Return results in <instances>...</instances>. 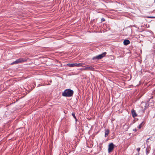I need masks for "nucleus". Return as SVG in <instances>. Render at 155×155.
Wrapping results in <instances>:
<instances>
[{
	"label": "nucleus",
	"instance_id": "f257e3e1",
	"mask_svg": "<svg viewBox=\"0 0 155 155\" xmlns=\"http://www.w3.org/2000/svg\"><path fill=\"white\" fill-rule=\"evenodd\" d=\"M74 91L70 89H67L65 90L62 93V95L64 97H70L73 96Z\"/></svg>",
	"mask_w": 155,
	"mask_h": 155
},
{
	"label": "nucleus",
	"instance_id": "f03ea898",
	"mask_svg": "<svg viewBox=\"0 0 155 155\" xmlns=\"http://www.w3.org/2000/svg\"><path fill=\"white\" fill-rule=\"evenodd\" d=\"M94 65L89 66L87 65L84 67V68L82 69V70L84 71H94Z\"/></svg>",
	"mask_w": 155,
	"mask_h": 155
},
{
	"label": "nucleus",
	"instance_id": "7ed1b4c3",
	"mask_svg": "<svg viewBox=\"0 0 155 155\" xmlns=\"http://www.w3.org/2000/svg\"><path fill=\"white\" fill-rule=\"evenodd\" d=\"M106 54L107 53L106 52H104L101 54H99L98 55L93 57L92 59V60L101 59L103 57H105Z\"/></svg>",
	"mask_w": 155,
	"mask_h": 155
},
{
	"label": "nucleus",
	"instance_id": "20e7f679",
	"mask_svg": "<svg viewBox=\"0 0 155 155\" xmlns=\"http://www.w3.org/2000/svg\"><path fill=\"white\" fill-rule=\"evenodd\" d=\"M25 61L26 60H24L22 58H20L12 63L11 64H15L21 63Z\"/></svg>",
	"mask_w": 155,
	"mask_h": 155
},
{
	"label": "nucleus",
	"instance_id": "39448f33",
	"mask_svg": "<svg viewBox=\"0 0 155 155\" xmlns=\"http://www.w3.org/2000/svg\"><path fill=\"white\" fill-rule=\"evenodd\" d=\"M114 148V144L113 143H110L108 145V151L110 152Z\"/></svg>",
	"mask_w": 155,
	"mask_h": 155
},
{
	"label": "nucleus",
	"instance_id": "423d86ee",
	"mask_svg": "<svg viewBox=\"0 0 155 155\" xmlns=\"http://www.w3.org/2000/svg\"><path fill=\"white\" fill-rule=\"evenodd\" d=\"M131 113L132 116L134 117H135L137 116V114H136L135 110L134 109L131 110Z\"/></svg>",
	"mask_w": 155,
	"mask_h": 155
},
{
	"label": "nucleus",
	"instance_id": "0eeeda50",
	"mask_svg": "<svg viewBox=\"0 0 155 155\" xmlns=\"http://www.w3.org/2000/svg\"><path fill=\"white\" fill-rule=\"evenodd\" d=\"M123 43L124 45H127L130 44V41L128 40L125 39Z\"/></svg>",
	"mask_w": 155,
	"mask_h": 155
},
{
	"label": "nucleus",
	"instance_id": "6e6552de",
	"mask_svg": "<svg viewBox=\"0 0 155 155\" xmlns=\"http://www.w3.org/2000/svg\"><path fill=\"white\" fill-rule=\"evenodd\" d=\"M109 130L108 129L105 130V137H106L108 136V135L109 133Z\"/></svg>",
	"mask_w": 155,
	"mask_h": 155
},
{
	"label": "nucleus",
	"instance_id": "1a4fd4ad",
	"mask_svg": "<svg viewBox=\"0 0 155 155\" xmlns=\"http://www.w3.org/2000/svg\"><path fill=\"white\" fill-rule=\"evenodd\" d=\"M75 66L76 67H80L83 66L84 65V64L82 63H75Z\"/></svg>",
	"mask_w": 155,
	"mask_h": 155
},
{
	"label": "nucleus",
	"instance_id": "9d476101",
	"mask_svg": "<svg viewBox=\"0 0 155 155\" xmlns=\"http://www.w3.org/2000/svg\"><path fill=\"white\" fill-rule=\"evenodd\" d=\"M67 65L68 66L71 67H73L75 66V63L73 64H68Z\"/></svg>",
	"mask_w": 155,
	"mask_h": 155
},
{
	"label": "nucleus",
	"instance_id": "9b49d317",
	"mask_svg": "<svg viewBox=\"0 0 155 155\" xmlns=\"http://www.w3.org/2000/svg\"><path fill=\"white\" fill-rule=\"evenodd\" d=\"M150 148V147H147L146 149V153L147 154L149 153Z\"/></svg>",
	"mask_w": 155,
	"mask_h": 155
},
{
	"label": "nucleus",
	"instance_id": "f8f14e48",
	"mask_svg": "<svg viewBox=\"0 0 155 155\" xmlns=\"http://www.w3.org/2000/svg\"><path fill=\"white\" fill-rule=\"evenodd\" d=\"M143 122H142L138 126V128L139 129H140L142 126V125L143 124Z\"/></svg>",
	"mask_w": 155,
	"mask_h": 155
},
{
	"label": "nucleus",
	"instance_id": "ddd939ff",
	"mask_svg": "<svg viewBox=\"0 0 155 155\" xmlns=\"http://www.w3.org/2000/svg\"><path fill=\"white\" fill-rule=\"evenodd\" d=\"M105 19L104 18H101V22H102V21H105Z\"/></svg>",
	"mask_w": 155,
	"mask_h": 155
},
{
	"label": "nucleus",
	"instance_id": "4468645a",
	"mask_svg": "<svg viewBox=\"0 0 155 155\" xmlns=\"http://www.w3.org/2000/svg\"><path fill=\"white\" fill-rule=\"evenodd\" d=\"M137 150L138 152H139L140 150V148H138L137 149Z\"/></svg>",
	"mask_w": 155,
	"mask_h": 155
},
{
	"label": "nucleus",
	"instance_id": "2eb2a0df",
	"mask_svg": "<svg viewBox=\"0 0 155 155\" xmlns=\"http://www.w3.org/2000/svg\"><path fill=\"white\" fill-rule=\"evenodd\" d=\"M148 18H155V17L150 16V17H149Z\"/></svg>",
	"mask_w": 155,
	"mask_h": 155
},
{
	"label": "nucleus",
	"instance_id": "dca6fc26",
	"mask_svg": "<svg viewBox=\"0 0 155 155\" xmlns=\"http://www.w3.org/2000/svg\"><path fill=\"white\" fill-rule=\"evenodd\" d=\"M72 115L74 116V117L75 118H76V117H75V115H74V114L73 113H72Z\"/></svg>",
	"mask_w": 155,
	"mask_h": 155
},
{
	"label": "nucleus",
	"instance_id": "f3484780",
	"mask_svg": "<svg viewBox=\"0 0 155 155\" xmlns=\"http://www.w3.org/2000/svg\"><path fill=\"white\" fill-rule=\"evenodd\" d=\"M133 130V131H134L135 132H136V131H137V130L136 129H134Z\"/></svg>",
	"mask_w": 155,
	"mask_h": 155
}]
</instances>
